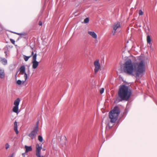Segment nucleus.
Here are the masks:
<instances>
[{
    "mask_svg": "<svg viewBox=\"0 0 157 157\" xmlns=\"http://www.w3.org/2000/svg\"><path fill=\"white\" fill-rule=\"evenodd\" d=\"M124 72L129 75L132 74L134 71L136 77H141V74L145 71V61L141 59L140 62L135 63L133 64L131 60L129 59L124 63Z\"/></svg>",
    "mask_w": 157,
    "mask_h": 157,
    "instance_id": "f257e3e1",
    "label": "nucleus"
},
{
    "mask_svg": "<svg viewBox=\"0 0 157 157\" xmlns=\"http://www.w3.org/2000/svg\"><path fill=\"white\" fill-rule=\"evenodd\" d=\"M132 94L131 90L129 89V87L125 84L121 85L118 93V97L116 98L115 101L119 102L122 101H128Z\"/></svg>",
    "mask_w": 157,
    "mask_h": 157,
    "instance_id": "f03ea898",
    "label": "nucleus"
},
{
    "mask_svg": "<svg viewBox=\"0 0 157 157\" xmlns=\"http://www.w3.org/2000/svg\"><path fill=\"white\" fill-rule=\"evenodd\" d=\"M120 111L119 107L115 106L113 109L109 113V117L110 119V122L112 123H114L117 120L120 113Z\"/></svg>",
    "mask_w": 157,
    "mask_h": 157,
    "instance_id": "7ed1b4c3",
    "label": "nucleus"
},
{
    "mask_svg": "<svg viewBox=\"0 0 157 157\" xmlns=\"http://www.w3.org/2000/svg\"><path fill=\"white\" fill-rule=\"evenodd\" d=\"M38 121L37 122L36 127L28 135V136L30 137L32 140L36 136L38 131Z\"/></svg>",
    "mask_w": 157,
    "mask_h": 157,
    "instance_id": "20e7f679",
    "label": "nucleus"
},
{
    "mask_svg": "<svg viewBox=\"0 0 157 157\" xmlns=\"http://www.w3.org/2000/svg\"><path fill=\"white\" fill-rule=\"evenodd\" d=\"M20 101V99L19 98H17L15 100L14 104L15 106L13 107V111L15 113H18V111L19 109V105Z\"/></svg>",
    "mask_w": 157,
    "mask_h": 157,
    "instance_id": "39448f33",
    "label": "nucleus"
},
{
    "mask_svg": "<svg viewBox=\"0 0 157 157\" xmlns=\"http://www.w3.org/2000/svg\"><path fill=\"white\" fill-rule=\"evenodd\" d=\"M36 57L37 54L35 53L33 57L32 68L33 69H36L38 65L39 62L36 61Z\"/></svg>",
    "mask_w": 157,
    "mask_h": 157,
    "instance_id": "423d86ee",
    "label": "nucleus"
},
{
    "mask_svg": "<svg viewBox=\"0 0 157 157\" xmlns=\"http://www.w3.org/2000/svg\"><path fill=\"white\" fill-rule=\"evenodd\" d=\"M95 66L94 73L96 74L99 70L100 68V65L98 60L95 61L94 62Z\"/></svg>",
    "mask_w": 157,
    "mask_h": 157,
    "instance_id": "0eeeda50",
    "label": "nucleus"
},
{
    "mask_svg": "<svg viewBox=\"0 0 157 157\" xmlns=\"http://www.w3.org/2000/svg\"><path fill=\"white\" fill-rule=\"evenodd\" d=\"M36 155L37 156L40 157V151L42 149V145L41 144L40 145L38 144H37L36 145Z\"/></svg>",
    "mask_w": 157,
    "mask_h": 157,
    "instance_id": "6e6552de",
    "label": "nucleus"
},
{
    "mask_svg": "<svg viewBox=\"0 0 157 157\" xmlns=\"http://www.w3.org/2000/svg\"><path fill=\"white\" fill-rule=\"evenodd\" d=\"M19 71L21 75L24 74V73L25 72V66L24 65L21 66L20 68Z\"/></svg>",
    "mask_w": 157,
    "mask_h": 157,
    "instance_id": "1a4fd4ad",
    "label": "nucleus"
},
{
    "mask_svg": "<svg viewBox=\"0 0 157 157\" xmlns=\"http://www.w3.org/2000/svg\"><path fill=\"white\" fill-rule=\"evenodd\" d=\"M1 63L4 65H6L7 63V60L4 58H1L0 59Z\"/></svg>",
    "mask_w": 157,
    "mask_h": 157,
    "instance_id": "9d476101",
    "label": "nucleus"
},
{
    "mask_svg": "<svg viewBox=\"0 0 157 157\" xmlns=\"http://www.w3.org/2000/svg\"><path fill=\"white\" fill-rule=\"evenodd\" d=\"M88 33L91 35L94 38L96 39L97 37L96 34L94 32L88 31Z\"/></svg>",
    "mask_w": 157,
    "mask_h": 157,
    "instance_id": "9b49d317",
    "label": "nucleus"
},
{
    "mask_svg": "<svg viewBox=\"0 0 157 157\" xmlns=\"http://www.w3.org/2000/svg\"><path fill=\"white\" fill-rule=\"evenodd\" d=\"M25 152L27 153L29 151H31L32 150V148L31 146H28L26 145H25Z\"/></svg>",
    "mask_w": 157,
    "mask_h": 157,
    "instance_id": "f8f14e48",
    "label": "nucleus"
},
{
    "mask_svg": "<svg viewBox=\"0 0 157 157\" xmlns=\"http://www.w3.org/2000/svg\"><path fill=\"white\" fill-rule=\"evenodd\" d=\"M120 27V24L119 23H117V24H114L113 26V28L114 30H116L117 29Z\"/></svg>",
    "mask_w": 157,
    "mask_h": 157,
    "instance_id": "ddd939ff",
    "label": "nucleus"
},
{
    "mask_svg": "<svg viewBox=\"0 0 157 157\" xmlns=\"http://www.w3.org/2000/svg\"><path fill=\"white\" fill-rule=\"evenodd\" d=\"M4 77L5 74L4 70L0 69V78H3Z\"/></svg>",
    "mask_w": 157,
    "mask_h": 157,
    "instance_id": "4468645a",
    "label": "nucleus"
},
{
    "mask_svg": "<svg viewBox=\"0 0 157 157\" xmlns=\"http://www.w3.org/2000/svg\"><path fill=\"white\" fill-rule=\"evenodd\" d=\"M147 42L148 44L151 45H152V43H151V39L150 36L148 35L147 36Z\"/></svg>",
    "mask_w": 157,
    "mask_h": 157,
    "instance_id": "2eb2a0df",
    "label": "nucleus"
},
{
    "mask_svg": "<svg viewBox=\"0 0 157 157\" xmlns=\"http://www.w3.org/2000/svg\"><path fill=\"white\" fill-rule=\"evenodd\" d=\"M4 51V53L6 54V56L7 58L8 57L7 52L9 51L8 47L7 46H6L3 49Z\"/></svg>",
    "mask_w": 157,
    "mask_h": 157,
    "instance_id": "dca6fc26",
    "label": "nucleus"
},
{
    "mask_svg": "<svg viewBox=\"0 0 157 157\" xmlns=\"http://www.w3.org/2000/svg\"><path fill=\"white\" fill-rule=\"evenodd\" d=\"M12 33H14L15 34H17L18 35H20L21 36H25L26 35V34L25 32H23L22 33H18L15 32H12Z\"/></svg>",
    "mask_w": 157,
    "mask_h": 157,
    "instance_id": "f3484780",
    "label": "nucleus"
},
{
    "mask_svg": "<svg viewBox=\"0 0 157 157\" xmlns=\"http://www.w3.org/2000/svg\"><path fill=\"white\" fill-rule=\"evenodd\" d=\"M14 129L15 132L16 134H18V131L17 130V125H14Z\"/></svg>",
    "mask_w": 157,
    "mask_h": 157,
    "instance_id": "a211bd4d",
    "label": "nucleus"
},
{
    "mask_svg": "<svg viewBox=\"0 0 157 157\" xmlns=\"http://www.w3.org/2000/svg\"><path fill=\"white\" fill-rule=\"evenodd\" d=\"M31 57V56H24V59L25 61H27Z\"/></svg>",
    "mask_w": 157,
    "mask_h": 157,
    "instance_id": "6ab92c4d",
    "label": "nucleus"
},
{
    "mask_svg": "<svg viewBox=\"0 0 157 157\" xmlns=\"http://www.w3.org/2000/svg\"><path fill=\"white\" fill-rule=\"evenodd\" d=\"M24 77L25 78V81H23V83L24 84V83L25 82L27 79L28 78V75L25 72L24 73Z\"/></svg>",
    "mask_w": 157,
    "mask_h": 157,
    "instance_id": "aec40b11",
    "label": "nucleus"
},
{
    "mask_svg": "<svg viewBox=\"0 0 157 157\" xmlns=\"http://www.w3.org/2000/svg\"><path fill=\"white\" fill-rule=\"evenodd\" d=\"M38 140L40 142H42L43 140V138L41 136H38Z\"/></svg>",
    "mask_w": 157,
    "mask_h": 157,
    "instance_id": "412c9836",
    "label": "nucleus"
},
{
    "mask_svg": "<svg viewBox=\"0 0 157 157\" xmlns=\"http://www.w3.org/2000/svg\"><path fill=\"white\" fill-rule=\"evenodd\" d=\"M89 18L87 17L84 20V21L85 23H87L89 22Z\"/></svg>",
    "mask_w": 157,
    "mask_h": 157,
    "instance_id": "4be33fe9",
    "label": "nucleus"
},
{
    "mask_svg": "<svg viewBox=\"0 0 157 157\" xmlns=\"http://www.w3.org/2000/svg\"><path fill=\"white\" fill-rule=\"evenodd\" d=\"M22 81L20 80H18L17 82V83L19 85H21L22 83Z\"/></svg>",
    "mask_w": 157,
    "mask_h": 157,
    "instance_id": "5701e85b",
    "label": "nucleus"
},
{
    "mask_svg": "<svg viewBox=\"0 0 157 157\" xmlns=\"http://www.w3.org/2000/svg\"><path fill=\"white\" fill-rule=\"evenodd\" d=\"M144 13L141 10H140L139 11V15H142Z\"/></svg>",
    "mask_w": 157,
    "mask_h": 157,
    "instance_id": "b1692460",
    "label": "nucleus"
},
{
    "mask_svg": "<svg viewBox=\"0 0 157 157\" xmlns=\"http://www.w3.org/2000/svg\"><path fill=\"white\" fill-rule=\"evenodd\" d=\"M104 90V89L103 88H101L100 89V92L101 94H102L103 93Z\"/></svg>",
    "mask_w": 157,
    "mask_h": 157,
    "instance_id": "393cba45",
    "label": "nucleus"
},
{
    "mask_svg": "<svg viewBox=\"0 0 157 157\" xmlns=\"http://www.w3.org/2000/svg\"><path fill=\"white\" fill-rule=\"evenodd\" d=\"M10 147V145L8 143H6L5 145V148L6 149H7Z\"/></svg>",
    "mask_w": 157,
    "mask_h": 157,
    "instance_id": "a878e982",
    "label": "nucleus"
},
{
    "mask_svg": "<svg viewBox=\"0 0 157 157\" xmlns=\"http://www.w3.org/2000/svg\"><path fill=\"white\" fill-rule=\"evenodd\" d=\"M111 127L109 125V124H108L106 126V129H109Z\"/></svg>",
    "mask_w": 157,
    "mask_h": 157,
    "instance_id": "bb28decb",
    "label": "nucleus"
},
{
    "mask_svg": "<svg viewBox=\"0 0 157 157\" xmlns=\"http://www.w3.org/2000/svg\"><path fill=\"white\" fill-rule=\"evenodd\" d=\"M10 41L13 44H14L15 43V41L13 39H10Z\"/></svg>",
    "mask_w": 157,
    "mask_h": 157,
    "instance_id": "cd10ccee",
    "label": "nucleus"
},
{
    "mask_svg": "<svg viewBox=\"0 0 157 157\" xmlns=\"http://www.w3.org/2000/svg\"><path fill=\"white\" fill-rule=\"evenodd\" d=\"M42 22L41 21H40L39 22V25H42Z\"/></svg>",
    "mask_w": 157,
    "mask_h": 157,
    "instance_id": "c85d7f7f",
    "label": "nucleus"
},
{
    "mask_svg": "<svg viewBox=\"0 0 157 157\" xmlns=\"http://www.w3.org/2000/svg\"><path fill=\"white\" fill-rule=\"evenodd\" d=\"M116 30H114L112 31V33L113 35H114L116 33Z\"/></svg>",
    "mask_w": 157,
    "mask_h": 157,
    "instance_id": "c756f323",
    "label": "nucleus"
},
{
    "mask_svg": "<svg viewBox=\"0 0 157 157\" xmlns=\"http://www.w3.org/2000/svg\"><path fill=\"white\" fill-rule=\"evenodd\" d=\"M3 29L2 27V25L0 24V32Z\"/></svg>",
    "mask_w": 157,
    "mask_h": 157,
    "instance_id": "7c9ffc66",
    "label": "nucleus"
},
{
    "mask_svg": "<svg viewBox=\"0 0 157 157\" xmlns=\"http://www.w3.org/2000/svg\"><path fill=\"white\" fill-rule=\"evenodd\" d=\"M13 154H12L11 155H10L8 157H13Z\"/></svg>",
    "mask_w": 157,
    "mask_h": 157,
    "instance_id": "2f4dec72",
    "label": "nucleus"
},
{
    "mask_svg": "<svg viewBox=\"0 0 157 157\" xmlns=\"http://www.w3.org/2000/svg\"><path fill=\"white\" fill-rule=\"evenodd\" d=\"M18 72V71H17V72L16 73V74L15 75V78H17V75Z\"/></svg>",
    "mask_w": 157,
    "mask_h": 157,
    "instance_id": "473e14b6",
    "label": "nucleus"
},
{
    "mask_svg": "<svg viewBox=\"0 0 157 157\" xmlns=\"http://www.w3.org/2000/svg\"><path fill=\"white\" fill-rule=\"evenodd\" d=\"M22 155L23 157H25V153H23L22 154Z\"/></svg>",
    "mask_w": 157,
    "mask_h": 157,
    "instance_id": "72a5a7b5",
    "label": "nucleus"
},
{
    "mask_svg": "<svg viewBox=\"0 0 157 157\" xmlns=\"http://www.w3.org/2000/svg\"><path fill=\"white\" fill-rule=\"evenodd\" d=\"M33 54H34V52H33H33H32V53H31V56H33L34 55H33Z\"/></svg>",
    "mask_w": 157,
    "mask_h": 157,
    "instance_id": "f704fd0d",
    "label": "nucleus"
},
{
    "mask_svg": "<svg viewBox=\"0 0 157 157\" xmlns=\"http://www.w3.org/2000/svg\"><path fill=\"white\" fill-rule=\"evenodd\" d=\"M17 121H15L14 122V125H17Z\"/></svg>",
    "mask_w": 157,
    "mask_h": 157,
    "instance_id": "c9c22d12",
    "label": "nucleus"
},
{
    "mask_svg": "<svg viewBox=\"0 0 157 157\" xmlns=\"http://www.w3.org/2000/svg\"><path fill=\"white\" fill-rule=\"evenodd\" d=\"M37 157H44V156L43 155H40V157H39V156H37Z\"/></svg>",
    "mask_w": 157,
    "mask_h": 157,
    "instance_id": "e433bc0d",
    "label": "nucleus"
},
{
    "mask_svg": "<svg viewBox=\"0 0 157 157\" xmlns=\"http://www.w3.org/2000/svg\"><path fill=\"white\" fill-rule=\"evenodd\" d=\"M28 72L29 73L30 71H29V69L28 70Z\"/></svg>",
    "mask_w": 157,
    "mask_h": 157,
    "instance_id": "4c0bfd02",
    "label": "nucleus"
}]
</instances>
